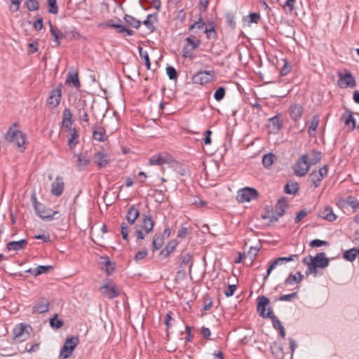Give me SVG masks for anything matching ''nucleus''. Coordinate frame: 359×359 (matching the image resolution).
<instances>
[{"label":"nucleus","mask_w":359,"mask_h":359,"mask_svg":"<svg viewBox=\"0 0 359 359\" xmlns=\"http://www.w3.org/2000/svg\"><path fill=\"white\" fill-rule=\"evenodd\" d=\"M304 264L308 266L306 273H316L317 268H325L329 264V259L323 252L318 253L314 257H305L303 259Z\"/></svg>","instance_id":"1"},{"label":"nucleus","mask_w":359,"mask_h":359,"mask_svg":"<svg viewBox=\"0 0 359 359\" xmlns=\"http://www.w3.org/2000/svg\"><path fill=\"white\" fill-rule=\"evenodd\" d=\"M269 303V300L267 297L262 296L258 298L257 302V310L259 312V315L264 318H271L272 320L273 326L275 329H280L283 327L281 322L273 315L271 310L266 313V307Z\"/></svg>","instance_id":"2"},{"label":"nucleus","mask_w":359,"mask_h":359,"mask_svg":"<svg viewBox=\"0 0 359 359\" xmlns=\"http://www.w3.org/2000/svg\"><path fill=\"white\" fill-rule=\"evenodd\" d=\"M5 139L8 142L15 144L20 149V151L25 149L26 137L22 131L14 130L13 127H11L5 135Z\"/></svg>","instance_id":"3"},{"label":"nucleus","mask_w":359,"mask_h":359,"mask_svg":"<svg viewBox=\"0 0 359 359\" xmlns=\"http://www.w3.org/2000/svg\"><path fill=\"white\" fill-rule=\"evenodd\" d=\"M185 42L182 48V56L185 58L192 59L194 57L193 51L201 46L200 36L191 34L185 39Z\"/></svg>","instance_id":"4"},{"label":"nucleus","mask_w":359,"mask_h":359,"mask_svg":"<svg viewBox=\"0 0 359 359\" xmlns=\"http://www.w3.org/2000/svg\"><path fill=\"white\" fill-rule=\"evenodd\" d=\"M79 339L76 337H67L60 349L59 358L60 359H67L69 358L79 344Z\"/></svg>","instance_id":"5"},{"label":"nucleus","mask_w":359,"mask_h":359,"mask_svg":"<svg viewBox=\"0 0 359 359\" xmlns=\"http://www.w3.org/2000/svg\"><path fill=\"white\" fill-rule=\"evenodd\" d=\"M259 196L258 191L251 187H245L238 191L236 199L239 203H243L256 199Z\"/></svg>","instance_id":"6"},{"label":"nucleus","mask_w":359,"mask_h":359,"mask_svg":"<svg viewBox=\"0 0 359 359\" xmlns=\"http://www.w3.org/2000/svg\"><path fill=\"white\" fill-rule=\"evenodd\" d=\"M311 165L308 161V156H301L294 165V173L298 177L305 176L310 169Z\"/></svg>","instance_id":"7"},{"label":"nucleus","mask_w":359,"mask_h":359,"mask_svg":"<svg viewBox=\"0 0 359 359\" xmlns=\"http://www.w3.org/2000/svg\"><path fill=\"white\" fill-rule=\"evenodd\" d=\"M30 327L20 323L17 325L13 329V340L16 343H20L26 341L29 337Z\"/></svg>","instance_id":"8"},{"label":"nucleus","mask_w":359,"mask_h":359,"mask_svg":"<svg viewBox=\"0 0 359 359\" xmlns=\"http://www.w3.org/2000/svg\"><path fill=\"white\" fill-rule=\"evenodd\" d=\"M214 78V71H200L192 76V81L194 83L205 85L211 82Z\"/></svg>","instance_id":"9"},{"label":"nucleus","mask_w":359,"mask_h":359,"mask_svg":"<svg viewBox=\"0 0 359 359\" xmlns=\"http://www.w3.org/2000/svg\"><path fill=\"white\" fill-rule=\"evenodd\" d=\"M62 91L60 87L51 90L47 99V107L50 109L56 108L60 103Z\"/></svg>","instance_id":"10"},{"label":"nucleus","mask_w":359,"mask_h":359,"mask_svg":"<svg viewBox=\"0 0 359 359\" xmlns=\"http://www.w3.org/2000/svg\"><path fill=\"white\" fill-rule=\"evenodd\" d=\"M328 168L327 165H323L318 170L312 171L309 175V180L313 184L315 188H317L320 182L323 180L325 176L327 175Z\"/></svg>","instance_id":"11"},{"label":"nucleus","mask_w":359,"mask_h":359,"mask_svg":"<svg viewBox=\"0 0 359 359\" xmlns=\"http://www.w3.org/2000/svg\"><path fill=\"white\" fill-rule=\"evenodd\" d=\"M338 76L339 78L338 85L341 88H354L356 86L355 80L350 72L339 73Z\"/></svg>","instance_id":"12"},{"label":"nucleus","mask_w":359,"mask_h":359,"mask_svg":"<svg viewBox=\"0 0 359 359\" xmlns=\"http://www.w3.org/2000/svg\"><path fill=\"white\" fill-rule=\"evenodd\" d=\"M297 257V255H292L289 257H278L275 259L269 266V269L266 271V273L264 275V280H266V278L269 276L273 269H274L277 266L282 265L286 264L289 262L293 261L294 258Z\"/></svg>","instance_id":"13"},{"label":"nucleus","mask_w":359,"mask_h":359,"mask_svg":"<svg viewBox=\"0 0 359 359\" xmlns=\"http://www.w3.org/2000/svg\"><path fill=\"white\" fill-rule=\"evenodd\" d=\"M100 290L109 299H114L119 295L118 290L112 284H105L100 287Z\"/></svg>","instance_id":"14"},{"label":"nucleus","mask_w":359,"mask_h":359,"mask_svg":"<svg viewBox=\"0 0 359 359\" xmlns=\"http://www.w3.org/2000/svg\"><path fill=\"white\" fill-rule=\"evenodd\" d=\"M154 221L151 216L143 214L142 216L141 228L144 231L145 233L148 234L153 230L154 226Z\"/></svg>","instance_id":"15"},{"label":"nucleus","mask_w":359,"mask_h":359,"mask_svg":"<svg viewBox=\"0 0 359 359\" xmlns=\"http://www.w3.org/2000/svg\"><path fill=\"white\" fill-rule=\"evenodd\" d=\"M65 184L61 177H57L51 184V194L56 196H60L64 190Z\"/></svg>","instance_id":"16"},{"label":"nucleus","mask_w":359,"mask_h":359,"mask_svg":"<svg viewBox=\"0 0 359 359\" xmlns=\"http://www.w3.org/2000/svg\"><path fill=\"white\" fill-rule=\"evenodd\" d=\"M34 209L38 215L43 219H52L53 215L56 213V212H54L53 214H52V211L50 210H45L43 205L40 203H37L36 201H34Z\"/></svg>","instance_id":"17"},{"label":"nucleus","mask_w":359,"mask_h":359,"mask_svg":"<svg viewBox=\"0 0 359 359\" xmlns=\"http://www.w3.org/2000/svg\"><path fill=\"white\" fill-rule=\"evenodd\" d=\"M48 308L49 302L46 299H41L33 306V313H43L48 311Z\"/></svg>","instance_id":"18"},{"label":"nucleus","mask_w":359,"mask_h":359,"mask_svg":"<svg viewBox=\"0 0 359 359\" xmlns=\"http://www.w3.org/2000/svg\"><path fill=\"white\" fill-rule=\"evenodd\" d=\"M318 216L328 222H333L337 218L332 208L330 206H325L323 209L320 210L318 212Z\"/></svg>","instance_id":"19"},{"label":"nucleus","mask_w":359,"mask_h":359,"mask_svg":"<svg viewBox=\"0 0 359 359\" xmlns=\"http://www.w3.org/2000/svg\"><path fill=\"white\" fill-rule=\"evenodd\" d=\"M69 133L68 137V146L69 149H73L76 144H79V135L76 129L73 128L72 130L67 131Z\"/></svg>","instance_id":"20"},{"label":"nucleus","mask_w":359,"mask_h":359,"mask_svg":"<svg viewBox=\"0 0 359 359\" xmlns=\"http://www.w3.org/2000/svg\"><path fill=\"white\" fill-rule=\"evenodd\" d=\"M139 216L140 212L134 205H132L128 208L126 215V219L130 226L134 224Z\"/></svg>","instance_id":"21"},{"label":"nucleus","mask_w":359,"mask_h":359,"mask_svg":"<svg viewBox=\"0 0 359 359\" xmlns=\"http://www.w3.org/2000/svg\"><path fill=\"white\" fill-rule=\"evenodd\" d=\"M27 244V241L25 239H22L18 241H11L6 245L8 250L18 251L24 249Z\"/></svg>","instance_id":"22"},{"label":"nucleus","mask_w":359,"mask_h":359,"mask_svg":"<svg viewBox=\"0 0 359 359\" xmlns=\"http://www.w3.org/2000/svg\"><path fill=\"white\" fill-rule=\"evenodd\" d=\"M303 108L301 105L293 104L290 107V114L292 119L297 121L302 116Z\"/></svg>","instance_id":"23"},{"label":"nucleus","mask_w":359,"mask_h":359,"mask_svg":"<svg viewBox=\"0 0 359 359\" xmlns=\"http://www.w3.org/2000/svg\"><path fill=\"white\" fill-rule=\"evenodd\" d=\"M94 162L100 168H103V167H105L108 164L109 160H108L107 156L104 153L98 152L94 156Z\"/></svg>","instance_id":"24"},{"label":"nucleus","mask_w":359,"mask_h":359,"mask_svg":"<svg viewBox=\"0 0 359 359\" xmlns=\"http://www.w3.org/2000/svg\"><path fill=\"white\" fill-rule=\"evenodd\" d=\"M287 206L288 205L286 199L285 198H282L279 199L276 204V212L279 214V216H283L285 214Z\"/></svg>","instance_id":"25"},{"label":"nucleus","mask_w":359,"mask_h":359,"mask_svg":"<svg viewBox=\"0 0 359 359\" xmlns=\"http://www.w3.org/2000/svg\"><path fill=\"white\" fill-rule=\"evenodd\" d=\"M169 163V158H165L161 155H155L149 159L150 165H161Z\"/></svg>","instance_id":"26"},{"label":"nucleus","mask_w":359,"mask_h":359,"mask_svg":"<svg viewBox=\"0 0 359 359\" xmlns=\"http://www.w3.org/2000/svg\"><path fill=\"white\" fill-rule=\"evenodd\" d=\"M319 124L318 116H314L311 121L310 126L308 128V133L310 136L314 137L316 135V129Z\"/></svg>","instance_id":"27"},{"label":"nucleus","mask_w":359,"mask_h":359,"mask_svg":"<svg viewBox=\"0 0 359 359\" xmlns=\"http://www.w3.org/2000/svg\"><path fill=\"white\" fill-rule=\"evenodd\" d=\"M303 276L301 272H297L296 275L290 274L285 280V285H292L293 283H299L302 281Z\"/></svg>","instance_id":"28"},{"label":"nucleus","mask_w":359,"mask_h":359,"mask_svg":"<svg viewBox=\"0 0 359 359\" xmlns=\"http://www.w3.org/2000/svg\"><path fill=\"white\" fill-rule=\"evenodd\" d=\"M308 156V161L311 165L317 163L322 158V154L320 151L313 150Z\"/></svg>","instance_id":"29"},{"label":"nucleus","mask_w":359,"mask_h":359,"mask_svg":"<svg viewBox=\"0 0 359 359\" xmlns=\"http://www.w3.org/2000/svg\"><path fill=\"white\" fill-rule=\"evenodd\" d=\"M74 156L77 158L76 166L79 170H83L84 167L87 165L90 162V160L81 154H74Z\"/></svg>","instance_id":"30"},{"label":"nucleus","mask_w":359,"mask_h":359,"mask_svg":"<svg viewBox=\"0 0 359 359\" xmlns=\"http://www.w3.org/2000/svg\"><path fill=\"white\" fill-rule=\"evenodd\" d=\"M124 20L130 27L138 29L141 25V22L130 15H125Z\"/></svg>","instance_id":"31"},{"label":"nucleus","mask_w":359,"mask_h":359,"mask_svg":"<svg viewBox=\"0 0 359 359\" xmlns=\"http://www.w3.org/2000/svg\"><path fill=\"white\" fill-rule=\"evenodd\" d=\"M106 27H115L118 29V33H126L128 36H132L133 34V31L131 29H128L125 26H123L121 25H116V24H111L110 22H107L105 24Z\"/></svg>","instance_id":"32"},{"label":"nucleus","mask_w":359,"mask_h":359,"mask_svg":"<svg viewBox=\"0 0 359 359\" xmlns=\"http://www.w3.org/2000/svg\"><path fill=\"white\" fill-rule=\"evenodd\" d=\"M93 137L95 140L104 142L105 140L104 130L95 126L93 131Z\"/></svg>","instance_id":"33"},{"label":"nucleus","mask_w":359,"mask_h":359,"mask_svg":"<svg viewBox=\"0 0 359 359\" xmlns=\"http://www.w3.org/2000/svg\"><path fill=\"white\" fill-rule=\"evenodd\" d=\"M284 190L288 194H295L299 191V184L295 182H289L285 184Z\"/></svg>","instance_id":"34"},{"label":"nucleus","mask_w":359,"mask_h":359,"mask_svg":"<svg viewBox=\"0 0 359 359\" xmlns=\"http://www.w3.org/2000/svg\"><path fill=\"white\" fill-rule=\"evenodd\" d=\"M66 82L68 83H72L75 88H79L81 84L79 82V76L77 73H69L66 79Z\"/></svg>","instance_id":"35"},{"label":"nucleus","mask_w":359,"mask_h":359,"mask_svg":"<svg viewBox=\"0 0 359 359\" xmlns=\"http://www.w3.org/2000/svg\"><path fill=\"white\" fill-rule=\"evenodd\" d=\"M276 159V156L272 153H269L264 155L262 158V164L265 168H269Z\"/></svg>","instance_id":"36"},{"label":"nucleus","mask_w":359,"mask_h":359,"mask_svg":"<svg viewBox=\"0 0 359 359\" xmlns=\"http://www.w3.org/2000/svg\"><path fill=\"white\" fill-rule=\"evenodd\" d=\"M357 256H358V250L357 248H351L345 251L344 253V259L351 262L353 261Z\"/></svg>","instance_id":"37"},{"label":"nucleus","mask_w":359,"mask_h":359,"mask_svg":"<svg viewBox=\"0 0 359 359\" xmlns=\"http://www.w3.org/2000/svg\"><path fill=\"white\" fill-rule=\"evenodd\" d=\"M50 33L52 36L54 37L56 46H59L60 44V40L65 38L64 34H62V32H59L57 29L55 27H54L52 25H50Z\"/></svg>","instance_id":"38"},{"label":"nucleus","mask_w":359,"mask_h":359,"mask_svg":"<svg viewBox=\"0 0 359 359\" xmlns=\"http://www.w3.org/2000/svg\"><path fill=\"white\" fill-rule=\"evenodd\" d=\"M185 266H189L190 268L192 266V256L189 253L182 255L180 257V266L184 267Z\"/></svg>","instance_id":"39"},{"label":"nucleus","mask_w":359,"mask_h":359,"mask_svg":"<svg viewBox=\"0 0 359 359\" xmlns=\"http://www.w3.org/2000/svg\"><path fill=\"white\" fill-rule=\"evenodd\" d=\"M156 19V15L149 14L147 15V19L143 21V25L150 29L151 32H153L154 30V20Z\"/></svg>","instance_id":"40"},{"label":"nucleus","mask_w":359,"mask_h":359,"mask_svg":"<svg viewBox=\"0 0 359 359\" xmlns=\"http://www.w3.org/2000/svg\"><path fill=\"white\" fill-rule=\"evenodd\" d=\"M140 56L141 58H142L144 62L147 69H150L151 67V62L149 60V57L148 55V53L146 50H144L143 48L141 46L138 47Z\"/></svg>","instance_id":"41"},{"label":"nucleus","mask_w":359,"mask_h":359,"mask_svg":"<svg viewBox=\"0 0 359 359\" xmlns=\"http://www.w3.org/2000/svg\"><path fill=\"white\" fill-rule=\"evenodd\" d=\"M163 245V240L159 235H155L152 241V250L156 251Z\"/></svg>","instance_id":"42"},{"label":"nucleus","mask_w":359,"mask_h":359,"mask_svg":"<svg viewBox=\"0 0 359 359\" xmlns=\"http://www.w3.org/2000/svg\"><path fill=\"white\" fill-rule=\"evenodd\" d=\"M50 325L53 328L59 329L63 325V321L57 318V315L50 319Z\"/></svg>","instance_id":"43"},{"label":"nucleus","mask_w":359,"mask_h":359,"mask_svg":"<svg viewBox=\"0 0 359 359\" xmlns=\"http://www.w3.org/2000/svg\"><path fill=\"white\" fill-rule=\"evenodd\" d=\"M269 123L273 127V131H278L281 127V123L278 116H273L269 119Z\"/></svg>","instance_id":"44"},{"label":"nucleus","mask_w":359,"mask_h":359,"mask_svg":"<svg viewBox=\"0 0 359 359\" xmlns=\"http://www.w3.org/2000/svg\"><path fill=\"white\" fill-rule=\"evenodd\" d=\"M25 4L27 8L30 11H34L39 9V2L37 0H27Z\"/></svg>","instance_id":"45"},{"label":"nucleus","mask_w":359,"mask_h":359,"mask_svg":"<svg viewBox=\"0 0 359 359\" xmlns=\"http://www.w3.org/2000/svg\"><path fill=\"white\" fill-rule=\"evenodd\" d=\"M48 12L53 14H56L58 12V7L57 6L56 0H48Z\"/></svg>","instance_id":"46"},{"label":"nucleus","mask_w":359,"mask_h":359,"mask_svg":"<svg viewBox=\"0 0 359 359\" xmlns=\"http://www.w3.org/2000/svg\"><path fill=\"white\" fill-rule=\"evenodd\" d=\"M283 62H284V65L280 72V74L281 76L287 75L292 70V66L290 65V63L287 62V60L284 59Z\"/></svg>","instance_id":"47"},{"label":"nucleus","mask_w":359,"mask_h":359,"mask_svg":"<svg viewBox=\"0 0 359 359\" xmlns=\"http://www.w3.org/2000/svg\"><path fill=\"white\" fill-rule=\"evenodd\" d=\"M204 33L206 34V37L208 39H213L215 36V29L212 25H209V27L207 26L205 27Z\"/></svg>","instance_id":"48"},{"label":"nucleus","mask_w":359,"mask_h":359,"mask_svg":"<svg viewBox=\"0 0 359 359\" xmlns=\"http://www.w3.org/2000/svg\"><path fill=\"white\" fill-rule=\"evenodd\" d=\"M129 224L122 223L121 226V232L123 236V238L126 241L128 238V232H129Z\"/></svg>","instance_id":"49"},{"label":"nucleus","mask_w":359,"mask_h":359,"mask_svg":"<svg viewBox=\"0 0 359 359\" xmlns=\"http://www.w3.org/2000/svg\"><path fill=\"white\" fill-rule=\"evenodd\" d=\"M225 95V90L223 87H220L216 90L214 97L217 101L222 100Z\"/></svg>","instance_id":"50"},{"label":"nucleus","mask_w":359,"mask_h":359,"mask_svg":"<svg viewBox=\"0 0 359 359\" xmlns=\"http://www.w3.org/2000/svg\"><path fill=\"white\" fill-rule=\"evenodd\" d=\"M345 124L346 126H350L351 124L352 129L355 128V121L353 118L352 113L350 111L348 112V115L346 117Z\"/></svg>","instance_id":"51"},{"label":"nucleus","mask_w":359,"mask_h":359,"mask_svg":"<svg viewBox=\"0 0 359 359\" xmlns=\"http://www.w3.org/2000/svg\"><path fill=\"white\" fill-rule=\"evenodd\" d=\"M282 216H279V214L276 211L275 212H269L267 215L263 216L264 218H269L271 222H277L280 217Z\"/></svg>","instance_id":"52"},{"label":"nucleus","mask_w":359,"mask_h":359,"mask_svg":"<svg viewBox=\"0 0 359 359\" xmlns=\"http://www.w3.org/2000/svg\"><path fill=\"white\" fill-rule=\"evenodd\" d=\"M166 73L170 79H176L177 78V72L172 67H168L166 68Z\"/></svg>","instance_id":"53"},{"label":"nucleus","mask_w":359,"mask_h":359,"mask_svg":"<svg viewBox=\"0 0 359 359\" xmlns=\"http://www.w3.org/2000/svg\"><path fill=\"white\" fill-rule=\"evenodd\" d=\"M297 297V292H292L289 294L281 295L279 297L280 301L291 302L293 299Z\"/></svg>","instance_id":"54"},{"label":"nucleus","mask_w":359,"mask_h":359,"mask_svg":"<svg viewBox=\"0 0 359 359\" xmlns=\"http://www.w3.org/2000/svg\"><path fill=\"white\" fill-rule=\"evenodd\" d=\"M11 5L10 6V10L11 12L15 13L17 12L20 8V5L21 4L22 0H11Z\"/></svg>","instance_id":"55"},{"label":"nucleus","mask_w":359,"mask_h":359,"mask_svg":"<svg viewBox=\"0 0 359 359\" xmlns=\"http://www.w3.org/2000/svg\"><path fill=\"white\" fill-rule=\"evenodd\" d=\"M51 268L52 267L50 266H39L36 269L35 276H36L42 273H45Z\"/></svg>","instance_id":"56"},{"label":"nucleus","mask_w":359,"mask_h":359,"mask_svg":"<svg viewBox=\"0 0 359 359\" xmlns=\"http://www.w3.org/2000/svg\"><path fill=\"white\" fill-rule=\"evenodd\" d=\"M79 118L80 121L88 123L89 121L88 115L86 111L84 109H79Z\"/></svg>","instance_id":"57"},{"label":"nucleus","mask_w":359,"mask_h":359,"mask_svg":"<svg viewBox=\"0 0 359 359\" xmlns=\"http://www.w3.org/2000/svg\"><path fill=\"white\" fill-rule=\"evenodd\" d=\"M104 262V264L106 266V271L108 274L111 273L114 271V266L112 263L110 262L108 257H106Z\"/></svg>","instance_id":"58"},{"label":"nucleus","mask_w":359,"mask_h":359,"mask_svg":"<svg viewBox=\"0 0 359 359\" xmlns=\"http://www.w3.org/2000/svg\"><path fill=\"white\" fill-rule=\"evenodd\" d=\"M39 49V43L37 41H34L32 43H29L28 45V52L30 54L36 53Z\"/></svg>","instance_id":"59"},{"label":"nucleus","mask_w":359,"mask_h":359,"mask_svg":"<svg viewBox=\"0 0 359 359\" xmlns=\"http://www.w3.org/2000/svg\"><path fill=\"white\" fill-rule=\"evenodd\" d=\"M323 245H327V243L326 241H321L319 239L313 240L310 243V246L313 247V248L320 247V246H323Z\"/></svg>","instance_id":"60"},{"label":"nucleus","mask_w":359,"mask_h":359,"mask_svg":"<svg viewBox=\"0 0 359 359\" xmlns=\"http://www.w3.org/2000/svg\"><path fill=\"white\" fill-rule=\"evenodd\" d=\"M204 25H205L204 22L203 21V20L201 18H200L198 21H196V22H194L193 25H191L190 26L189 30L192 31L195 28L202 29V28H203Z\"/></svg>","instance_id":"61"},{"label":"nucleus","mask_w":359,"mask_h":359,"mask_svg":"<svg viewBox=\"0 0 359 359\" xmlns=\"http://www.w3.org/2000/svg\"><path fill=\"white\" fill-rule=\"evenodd\" d=\"M147 255V251L146 250L139 251L136 254V255L135 257V259L136 262H139V261L144 259Z\"/></svg>","instance_id":"62"},{"label":"nucleus","mask_w":359,"mask_h":359,"mask_svg":"<svg viewBox=\"0 0 359 359\" xmlns=\"http://www.w3.org/2000/svg\"><path fill=\"white\" fill-rule=\"evenodd\" d=\"M236 285H229L227 287V289L225 290L224 294L225 295L229 297L232 295H233L235 290H236Z\"/></svg>","instance_id":"63"},{"label":"nucleus","mask_w":359,"mask_h":359,"mask_svg":"<svg viewBox=\"0 0 359 359\" xmlns=\"http://www.w3.org/2000/svg\"><path fill=\"white\" fill-rule=\"evenodd\" d=\"M308 212L305 210H301L297 213L296 217L294 218V222H299L304 217L307 215Z\"/></svg>","instance_id":"64"}]
</instances>
